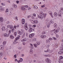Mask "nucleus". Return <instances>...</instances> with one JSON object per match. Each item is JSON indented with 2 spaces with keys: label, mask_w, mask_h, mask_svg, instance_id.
Returning <instances> with one entry per match:
<instances>
[{
  "label": "nucleus",
  "mask_w": 63,
  "mask_h": 63,
  "mask_svg": "<svg viewBox=\"0 0 63 63\" xmlns=\"http://www.w3.org/2000/svg\"><path fill=\"white\" fill-rule=\"evenodd\" d=\"M15 18H16V20H18V19H17V16H16V17H15Z\"/></svg>",
  "instance_id": "obj_47"
},
{
  "label": "nucleus",
  "mask_w": 63,
  "mask_h": 63,
  "mask_svg": "<svg viewBox=\"0 0 63 63\" xmlns=\"http://www.w3.org/2000/svg\"><path fill=\"white\" fill-rule=\"evenodd\" d=\"M59 62L60 63H61V61H59Z\"/></svg>",
  "instance_id": "obj_63"
},
{
  "label": "nucleus",
  "mask_w": 63,
  "mask_h": 63,
  "mask_svg": "<svg viewBox=\"0 0 63 63\" xmlns=\"http://www.w3.org/2000/svg\"><path fill=\"white\" fill-rule=\"evenodd\" d=\"M53 39L54 40H57V39L54 37H53Z\"/></svg>",
  "instance_id": "obj_35"
},
{
  "label": "nucleus",
  "mask_w": 63,
  "mask_h": 63,
  "mask_svg": "<svg viewBox=\"0 0 63 63\" xmlns=\"http://www.w3.org/2000/svg\"><path fill=\"white\" fill-rule=\"evenodd\" d=\"M23 45H25L26 44V43L25 42H23Z\"/></svg>",
  "instance_id": "obj_50"
},
{
  "label": "nucleus",
  "mask_w": 63,
  "mask_h": 63,
  "mask_svg": "<svg viewBox=\"0 0 63 63\" xmlns=\"http://www.w3.org/2000/svg\"><path fill=\"white\" fill-rule=\"evenodd\" d=\"M14 34V35L15 36V37H16V32H15Z\"/></svg>",
  "instance_id": "obj_38"
},
{
  "label": "nucleus",
  "mask_w": 63,
  "mask_h": 63,
  "mask_svg": "<svg viewBox=\"0 0 63 63\" xmlns=\"http://www.w3.org/2000/svg\"><path fill=\"white\" fill-rule=\"evenodd\" d=\"M13 7H14V8H16V7H17V6L16 5H15L14 4H13Z\"/></svg>",
  "instance_id": "obj_22"
},
{
  "label": "nucleus",
  "mask_w": 63,
  "mask_h": 63,
  "mask_svg": "<svg viewBox=\"0 0 63 63\" xmlns=\"http://www.w3.org/2000/svg\"><path fill=\"white\" fill-rule=\"evenodd\" d=\"M21 22L22 24H25V20L24 19H22L21 20Z\"/></svg>",
  "instance_id": "obj_8"
},
{
  "label": "nucleus",
  "mask_w": 63,
  "mask_h": 63,
  "mask_svg": "<svg viewBox=\"0 0 63 63\" xmlns=\"http://www.w3.org/2000/svg\"><path fill=\"white\" fill-rule=\"evenodd\" d=\"M41 6V8H44V7H45V5H42Z\"/></svg>",
  "instance_id": "obj_44"
},
{
  "label": "nucleus",
  "mask_w": 63,
  "mask_h": 63,
  "mask_svg": "<svg viewBox=\"0 0 63 63\" xmlns=\"http://www.w3.org/2000/svg\"><path fill=\"white\" fill-rule=\"evenodd\" d=\"M40 15H41H41H44L43 14V12H41L40 13Z\"/></svg>",
  "instance_id": "obj_40"
},
{
  "label": "nucleus",
  "mask_w": 63,
  "mask_h": 63,
  "mask_svg": "<svg viewBox=\"0 0 63 63\" xmlns=\"http://www.w3.org/2000/svg\"><path fill=\"white\" fill-rule=\"evenodd\" d=\"M41 37L42 39H44L46 37V35H42L41 36Z\"/></svg>",
  "instance_id": "obj_10"
},
{
  "label": "nucleus",
  "mask_w": 63,
  "mask_h": 63,
  "mask_svg": "<svg viewBox=\"0 0 63 63\" xmlns=\"http://www.w3.org/2000/svg\"><path fill=\"white\" fill-rule=\"evenodd\" d=\"M29 26H30V27H31V26H32V25L30 24H29Z\"/></svg>",
  "instance_id": "obj_61"
},
{
  "label": "nucleus",
  "mask_w": 63,
  "mask_h": 63,
  "mask_svg": "<svg viewBox=\"0 0 63 63\" xmlns=\"http://www.w3.org/2000/svg\"><path fill=\"white\" fill-rule=\"evenodd\" d=\"M40 44V43L38 42H36V44H34L33 45L35 47H37V46L39 45Z\"/></svg>",
  "instance_id": "obj_3"
},
{
  "label": "nucleus",
  "mask_w": 63,
  "mask_h": 63,
  "mask_svg": "<svg viewBox=\"0 0 63 63\" xmlns=\"http://www.w3.org/2000/svg\"><path fill=\"white\" fill-rule=\"evenodd\" d=\"M60 10L63 11V8H60Z\"/></svg>",
  "instance_id": "obj_56"
},
{
  "label": "nucleus",
  "mask_w": 63,
  "mask_h": 63,
  "mask_svg": "<svg viewBox=\"0 0 63 63\" xmlns=\"http://www.w3.org/2000/svg\"><path fill=\"white\" fill-rule=\"evenodd\" d=\"M33 41H36V39H34L33 40Z\"/></svg>",
  "instance_id": "obj_49"
},
{
  "label": "nucleus",
  "mask_w": 63,
  "mask_h": 63,
  "mask_svg": "<svg viewBox=\"0 0 63 63\" xmlns=\"http://www.w3.org/2000/svg\"><path fill=\"white\" fill-rule=\"evenodd\" d=\"M30 53L31 54H32V53H33L32 52V49L30 50Z\"/></svg>",
  "instance_id": "obj_36"
},
{
  "label": "nucleus",
  "mask_w": 63,
  "mask_h": 63,
  "mask_svg": "<svg viewBox=\"0 0 63 63\" xmlns=\"http://www.w3.org/2000/svg\"><path fill=\"white\" fill-rule=\"evenodd\" d=\"M45 61L46 62L48 63H51V61H50V60L48 58L46 59L45 60Z\"/></svg>",
  "instance_id": "obj_4"
},
{
  "label": "nucleus",
  "mask_w": 63,
  "mask_h": 63,
  "mask_svg": "<svg viewBox=\"0 0 63 63\" xmlns=\"http://www.w3.org/2000/svg\"><path fill=\"white\" fill-rule=\"evenodd\" d=\"M52 50L50 51L49 52V53H52Z\"/></svg>",
  "instance_id": "obj_57"
},
{
  "label": "nucleus",
  "mask_w": 63,
  "mask_h": 63,
  "mask_svg": "<svg viewBox=\"0 0 63 63\" xmlns=\"http://www.w3.org/2000/svg\"><path fill=\"white\" fill-rule=\"evenodd\" d=\"M11 32V30H9V34H10Z\"/></svg>",
  "instance_id": "obj_52"
},
{
  "label": "nucleus",
  "mask_w": 63,
  "mask_h": 63,
  "mask_svg": "<svg viewBox=\"0 0 63 63\" xmlns=\"http://www.w3.org/2000/svg\"><path fill=\"white\" fill-rule=\"evenodd\" d=\"M10 26H11V25H8L7 26V28H10Z\"/></svg>",
  "instance_id": "obj_37"
},
{
  "label": "nucleus",
  "mask_w": 63,
  "mask_h": 63,
  "mask_svg": "<svg viewBox=\"0 0 63 63\" xmlns=\"http://www.w3.org/2000/svg\"><path fill=\"white\" fill-rule=\"evenodd\" d=\"M48 13H49V14L50 15V16H51L52 17V18H53V16H52V12H51V11H49L48 12Z\"/></svg>",
  "instance_id": "obj_9"
},
{
  "label": "nucleus",
  "mask_w": 63,
  "mask_h": 63,
  "mask_svg": "<svg viewBox=\"0 0 63 63\" xmlns=\"http://www.w3.org/2000/svg\"><path fill=\"white\" fill-rule=\"evenodd\" d=\"M18 49H21V47H18Z\"/></svg>",
  "instance_id": "obj_60"
},
{
  "label": "nucleus",
  "mask_w": 63,
  "mask_h": 63,
  "mask_svg": "<svg viewBox=\"0 0 63 63\" xmlns=\"http://www.w3.org/2000/svg\"><path fill=\"white\" fill-rule=\"evenodd\" d=\"M62 14H61V13H59V16H60L61 17H62Z\"/></svg>",
  "instance_id": "obj_30"
},
{
  "label": "nucleus",
  "mask_w": 63,
  "mask_h": 63,
  "mask_svg": "<svg viewBox=\"0 0 63 63\" xmlns=\"http://www.w3.org/2000/svg\"><path fill=\"white\" fill-rule=\"evenodd\" d=\"M19 1H18V0H17L16 1V3L17 4H18V3H19Z\"/></svg>",
  "instance_id": "obj_51"
},
{
  "label": "nucleus",
  "mask_w": 63,
  "mask_h": 63,
  "mask_svg": "<svg viewBox=\"0 0 63 63\" xmlns=\"http://www.w3.org/2000/svg\"><path fill=\"white\" fill-rule=\"evenodd\" d=\"M53 23H54V21H51L49 23V24H51V23L53 24Z\"/></svg>",
  "instance_id": "obj_25"
},
{
  "label": "nucleus",
  "mask_w": 63,
  "mask_h": 63,
  "mask_svg": "<svg viewBox=\"0 0 63 63\" xmlns=\"http://www.w3.org/2000/svg\"><path fill=\"white\" fill-rule=\"evenodd\" d=\"M24 7H26V8H27L28 6L27 5H25Z\"/></svg>",
  "instance_id": "obj_59"
},
{
  "label": "nucleus",
  "mask_w": 63,
  "mask_h": 63,
  "mask_svg": "<svg viewBox=\"0 0 63 63\" xmlns=\"http://www.w3.org/2000/svg\"><path fill=\"white\" fill-rule=\"evenodd\" d=\"M46 15H45V14H44L43 15H38V18H40L41 19H43V17L45 18L46 17Z\"/></svg>",
  "instance_id": "obj_2"
},
{
  "label": "nucleus",
  "mask_w": 63,
  "mask_h": 63,
  "mask_svg": "<svg viewBox=\"0 0 63 63\" xmlns=\"http://www.w3.org/2000/svg\"><path fill=\"white\" fill-rule=\"evenodd\" d=\"M2 31H4L5 30V27L4 26L2 28Z\"/></svg>",
  "instance_id": "obj_20"
},
{
  "label": "nucleus",
  "mask_w": 63,
  "mask_h": 63,
  "mask_svg": "<svg viewBox=\"0 0 63 63\" xmlns=\"http://www.w3.org/2000/svg\"><path fill=\"white\" fill-rule=\"evenodd\" d=\"M10 38L11 39H14V36L13 35H11Z\"/></svg>",
  "instance_id": "obj_12"
},
{
  "label": "nucleus",
  "mask_w": 63,
  "mask_h": 63,
  "mask_svg": "<svg viewBox=\"0 0 63 63\" xmlns=\"http://www.w3.org/2000/svg\"><path fill=\"white\" fill-rule=\"evenodd\" d=\"M49 45H47V48H49Z\"/></svg>",
  "instance_id": "obj_55"
},
{
  "label": "nucleus",
  "mask_w": 63,
  "mask_h": 63,
  "mask_svg": "<svg viewBox=\"0 0 63 63\" xmlns=\"http://www.w3.org/2000/svg\"><path fill=\"white\" fill-rule=\"evenodd\" d=\"M34 8L35 9H37L38 8V7L36 6H34Z\"/></svg>",
  "instance_id": "obj_29"
},
{
  "label": "nucleus",
  "mask_w": 63,
  "mask_h": 63,
  "mask_svg": "<svg viewBox=\"0 0 63 63\" xmlns=\"http://www.w3.org/2000/svg\"><path fill=\"white\" fill-rule=\"evenodd\" d=\"M45 56V57H47V56H49V57L50 56H47V55H44Z\"/></svg>",
  "instance_id": "obj_54"
},
{
  "label": "nucleus",
  "mask_w": 63,
  "mask_h": 63,
  "mask_svg": "<svg viewBox=\"0 0 63 63\" xmlns=\"http://www.w3.org/2000/svg\"><path fill=\"white\" fill-rule=\"evenodd\" d=\"M33 16H36V14H33Z\"/></svg>",
  "instance_id": "obj_58"
},
{
  "label": "nucleus",
  "mask_w": 63,
  "mask_h": 63,
  "mask_svg": "<svg viewBox=\"0 0 63 63\" xmlns=\"http://www.w3.org/2000/svg\"><path fill=\"white\" fill-rule=\"evenodd\" d=\"M3 18L2 17H1L0 18V22H3Z\"/></svg>",
  "instance_id": "obj_16"
},
{
  "label": "nucleus",
  "mask_w": 63,
  "mask_h": 63,
  "mask_svg": "<svg viewBox=\"0 0 63 63\" xmlns=\"http://www.w3.org/2000/svg\"><path fill=\"white\" fill-rule=\"evenodd\" d=\"M34 35H35V34L34 33H32L30 34L29 36V37L30 38H32L34 36Z\"/></svg>",
  "instance_id": "obj_7"
},
{
  "label": "nucleus",
  "mask_w": 63,
  "mask_h": 63,
  "mask_svg": "<svg viewBox=\"0 0 63 63\" xmlns=\"http://www.w3.org/2000/svg\"><path fill=\"white\" fill-rule=\"evenodd\" d=\"M14 57L15 58H16V55H14Z\"/></svg>",
  "instance_id": "obj_53"
},
{
  "label": "nucleus",
  "mask_w": 63,
  "mask_h": 63,
  "mask_svg": "<svg viewBox=\"0 0 63 63\" xmlns=\"http://www.w3.org/2000/svg\"><path fill=\"white\" fill-rule=\"evenodd\" d=\"M18 43V42H16V41L14 42L13 43L14 44H16V43Z\"/></svg>",
  "instance_id": "obj_39"
},
{
  "label": "nucleus",
  "mask_w": 63,
  "mask_h": 63,
  "mask_svg": "<svg viewBox=\"0 0 63 63\" xmlns=\"http://www.w3.org/2000/svg\"><path fill=\"white\" fill-rule=\"evenodd\" d=\"M32 19H34V17L33 16H32Z\"/></svg>",
  "instance_id": "obj_64"
},
{
  "label": "nucleus",
  "mask_w": 63,
  "mask_h": 63,
  "mask_svg": "<svg viewBox=\"0 0 63 63\" xmlns=\"http://www.w3.org/2000/svg\"><path fill=\"white\" fill-rule=\"evenodd\" d=\"M6 41H4L3 43V45L4 46L5 45V44H6Z\"/></svg>",
  "instance_id": "obj_33"
},
{
  "label": "nucleus",
  "mask_w": 63,
  "mask_h": 63,
  "mask_svg": "<svg viewBox=\"0 0 63 63\" xmlns=\"http://www.w3.org/2000/svg\"><path fill=\"white\" fill-rule=\"evenodd\" d=\"M3 49V47H2V46H0V49H1V50H2V49Z\"/></svg>",
  "instance_id": "obj_31"
},
{
  "label": "nucleus",
  "mask_w": 63,
  "mask_h": 63,
  "mask_svg": "<svg viewBox=\"0 0 63 63\" xmlns=\"http://www.w3.org/2000/svg\"><path fill=\"white\" fill-rule=\"evenodd\" d=\"M61 50H63V47H61V49H60Z\"/></svg>",
  "instance_id": "obj_46"
},
{
  "label": "nucleus",
  "mask_w": 63,
  "mask_h": 63,
  "mask_svg": "<svg viewBox=\"0 0 63 63\" xmlns=\"http://www.w3.org/2000/svg\"><path fill=\"white\" fill-rule=\"evenodd\" d=\"M27 23H26L24 25V28L26 30H28V27H27Z\"/></svg>",
  "instance_id": "obj_5"
},
{
  "label": "nucleus",
  "mask_w": 63,
  "mask_h": 63,
  "mask_svg": "<svg viewBox=\"0 0 63 63\" xmlns=\"http://www.w3.org/2000/svg\"><path fill=\"white\" fill-rule=\"evenodd\" d=\"M2 55V53L0 52V57H1V56Z\"/></svg>",
  "instance_id": "obj_42"
},
{
  "label": "nucleus",
  "mask_w": 63,
  "mask_h": 63,
  "mask_svg": "<svg viewBox=\"0 0 63 63\" xmlns=\"http://www.w3.org/2000/svg\"><path fill=\"white\" fill-rule=\"evenodd\" d=\"M28 33L26 32V36H27V37H28Z\"/></svg>",
  "instance_id": "obj_48"
},
{
  "label": "nucleus",
  "mask_w": 63,
  "mask_h": 63,
  "mask_svg": "<svg viewBox=\"0 0 63 63\" xmlns=\"http://www.w3.org/2000/svg\"><path fill=\"white\" fill-rule=\"evenodd\" d=\"M26 39H23L21 41V42H26Z\"/></svg>",
  "instance_id": "obj_23"
},
{
  "label": "nucleus",
  "mask_w": 63,
  "mask_h": 63,
  "mask_svg": "<svg viewBox=\"0 0 63 63\" xmlns=\"http://www.w3.org/2000/svg\"><path fill=\"white\" fill-rule=\"evenodd\" d=\"M9 12V10H8V9H7L5 11L6 13H7V12Z\"/></svg>",
  "instance_id": "obj_45"
},
{
  "label": "nucleus",
  "mask_w": 63,
  "mask_h": 63,
  "mask_svg": "<svg viewBox=\"0 0 63 63\" xmlns=\"http://www.w3.org/2000/svg\"><path fill=\"white\" fill-rule=\"evenodd\" d=\"M46 33H47V31L43 32L42 33V34H46Z\"/></svg>",
  "instance_id": "obj_28"
},
{
  "label": "nucleus",
  "mask_w": 63,
  "mask_h": 63,
  "mask_svg": "<svg viewBox=\"0 0 63 63\" xmlns=\"http://www.w3.org/2000/svg\"><path fill=\"white\" fill-rule=\"evenodd\" d=\"M54 16H55L56 17V16H57V13L56 12H55L54 14Z\"/></svg>",
  "instance_id": "obj_15"
},
{
  "label": "nucleus",
  "mask_w": 63,
  "mask_h": 63,
  "mask_svg": "<svg viewBox=\"0 0 63 63\" xmlns=\"http://www.w3.org/2000/svg\"><path fill=\"white\" fill-rule=\"evenodd\" d=\"M12 32V33H14L15 32V30L14 29V28H13L11 30Z\"/></svg>",
  "instance_id": "obj_21"
},
{
  "label": "nucleus",
  "mask_w": 63,
  "mask_h": 63,
  "mask_svg": "<svg viewBox=\"0 0 63 63\" xmlns=\"http://www.w3.org/2000/svg\"><path fill=\"white\" fill-rule=\"evenodd\" d=\"M21 9L22 10L25 11L26 10V8L24 7V6H22L21 8Z\"/></svg>",
  "instance_id": "obj_11"
},
{
  "label": "nucleus",
  "mask_w": 63,
  "mask_h": 63,
  "mask_svg": "<svg viewBox=\"0 0 63 63\" xmlns=\"http://www.w3.org/2000/svg\"><path fill=\"white\" fill-rule=\"evenodd\" d=\"M33 22L37 24L38 23V21L37 20H35V21H33Z\"/></svg>",
  "instance_id": "obj_24"
},
{
  "label": "nucleus",
  "mask_w": 63,
  "mask_h": 63,
  "mask_svg": "<svg viewBox=\"0 0 63 63\" xmlns=\"http://www.w3.org/2000/svg\"><path fill=\"white\" fill-rule=\"evenodd\" d=\"M30 44L31 46V48L32 49H33L34 48V47L33 46V45L32 44Z\"/></svg>",
  "instance_id": "obj_18"
},
{
  "label": "nucleus",
  "mask_w": 63,
  "mask_h": 63,
  "mask_svg": "<svg viewBox=\"0 0 63 63\" xmlns=\"http://www.w3.org/2000/svg\"><path fill=\"white\" fill-rule=\"evenodd\" d=\"M59 53L60 54H63V51H60L59 52Z\"/></svg>",
  "instance_id": "obj_19"
},
{
  "label": "nucleus",
  "mask_w": 63,
  "mask_h": 63,
  "mask_svg": "<svg viewBox=\"0 0 63 63\" xmlns=\"http://www.w3.org/2000/svg\"><path fill=\"white\" fill-rule=\"evenodd\" d=\"M46 42L47 43H50V41L49 40H46Z\"/></svg>",
  "instance_id": "obj_32"
},
{
  "label": "nucleus",
  "mask_w": 63,
  "mask_h": 63,
  "mask_svg": "<svg viewBox=\"0 0 63 63\" xmlns=\"http://www.w3.org/2000/svg\"><path fill=\"white\" fill-rule=\"evenodd\" d=\"M7 33H5L4 34V37H7Z\"/></svg>",
  "instance_id": "obj_43"
},
{
  "label": "nucleus",
  "mask_w": 63,
  "mask_h": 63,
  "mask_svg": "<svg viewBox=\"0 0 63 63\" xmlns=\"http://www.w3.org/2000/svg\"><path fill=\"white\" fill-rule=\"evenodd\" d=\"M10 29H13V28H14V27L13 26H12V25L11 26L10 25Z\"/></svg>",
  "instance_id": "obj_26"
},
{
  "label": "nucleus",
  "mask_w": 63,
  "mask_h": 63,
  "mask_svg": "<svg viewBox=\"0 0 63 63\" xmlns=\"http://www.w3.org/2000/svg\"><path fill=\"white\" fill-rule=\"evenodd\" d=\"M59 32V30L58 29H57L55 30V29H54V30L51 31V33H54L55 34H56L57 32Z\"/></svg>",
  "instance_id": "obj_1"
},
{
  "label": "nucleus",
  "mask_w": 63,
  "mask_h": 63,
  "mask_svg": "<svg viewBox=\"0 0 63 63\" xmlns=\"http://www.w3.org/2000/svg\"><path fill=\"white\" fill-rule=\"evenodd\" d=\"M20 62H22V61H23V59H22V58H21L20 59L19 61Z\"/></svg>",
  "instance_id": "obj_34"
},
{
  "label": "nucleus",
  "mask_w": 63,
  "mask_h": 63,
  "mask_svg": "<svg viewBox=\"0 0 63 63\" xmlns=\"http://www.w3.org/2000/svg\"><path fill=\"white\" fill-rule=\"evenodd\" d=\"M17 33L19 35H21L22 34V33H21V32L19 31H18Z\"/></svg>",
  "instance_id": "obj_13"
},
{
  "label": "nucleus",
  "mask_w": 63,
  "mask_h": 63,
  "mask_svg": "<svg viewBox=\"0 0 63 63\" xmlns=\"http://www.w3.org/2000/svg\"><path fill=\"white\" fill-rule=\"evenodd\" d=\"M29 32H32L33 31V28L31 27H30L29 28Z\"/></svg>",
  "instance_id": "obj_6"
},
{
  "label": "nucleus",
  "mask_w": 63,
  "mask_h": 63,
  "mask_svg": "<svg viewBox=\"0 0 63 63\" xmlns=\"http://www.w3.org/2000/svg\"><path fill=\"white\" fill-rule=\"evenodd\" d=\"M10 34L8 33L7 34V35H6V37H9V35H10Z\"/></svg>",
  "instance_id": "obj_41"
},
{
  "label": "nucleus",
  "mask_w": 63,
  "mask_h": 63,
  "mask_svg": "<svg viewBox=\"0 0 63 63\" xmlns=\"http://www.w3.org/2000/svg\"><path fill=\"white\" fill-rule=\"evenodd\" d=\"M47 50V52H48L49 51V49H48Z\"/></svg>",
  "instance_id": "obj_62"
},
{
  "label": "nucleus",
  "mask_w": 63,
  "mask_h": 63,
  "mask_svg": "<svg viewBox=\"0 0 63 63\" xmlns=\"http://www.w3.org/2000/svg\"><path fill=\"white\" fill-rule=\"evenodd\" d=\"M54 27H55V28H57V24L56 23L55 24H54Z\"/></svg>",
  "instance_id": "obj_17"
},
{
  "label": "nucleus",
  "mask_w": 63,
  "mask_h": 63,
  "mask_svg": "<svg viewBox=\"0 0 63 63\" xmlns=\"http://www.w3.org/2000/svg\"><path fill=\"white\" fill-rule=\"evenodd\" d=\"M63 59V57L62 56H60L59 59V60H61V59Z\"/></svg>",
  "instance_id": "obj_14"
},
{
  "label": "nucleus",
  "mask_w": 63,
  "mask_h": 63,
  "mask_svg": "<svg viewBox=\"0 0 63 63\" xmlns=\"http://www.w3.org/2000/svg\"><path fill=\"white\" fill-rule=\"evenodd\" d=\"M19 39V37H18L16 38V39L15 40V41H16L18 39Z\"/></svg>",
  "instance_id": "obj_27"
}]
</instances>
